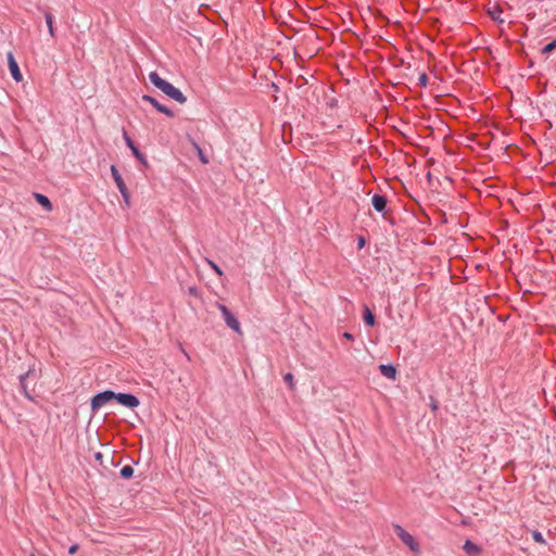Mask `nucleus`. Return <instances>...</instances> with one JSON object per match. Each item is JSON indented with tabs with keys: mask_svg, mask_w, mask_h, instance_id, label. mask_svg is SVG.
<instances>
[{
	"mask_svg": "<svg viewBox=\"0 0 556 556\" xmlns=\"http://www.w3.org/2000/svg\"><path fill=\"white\" fill-rule=\"evenodd\" d=\"M502 12H503V10H502V8L500 5H495L493 8L486 9L488 16L492 21L497 22L498 24H503L504 23V20L501 17Z\"/></svg>",
	"mask_w": 556,
	"mask_h": 556,
	"instance_id": "obj_15",
	"label": "nucleus"
},
{
	"mask_svg": "<svg viewBox=\"0 0 556 556\" xmlns=\"http://www.w3.org/2000/svg\"><path fill=\"white\" fill-rule=\"evenodd\" d=\"M388 204V198L383 194L375 193L371 198V205L378 213H384Z\"/></svg>",
	"mask_w": 556,
	"mask_h": 556,
	"instance_id": "obj_11",
	"label": "nucleus"
},
{
	"mask_svg": "<svg viewBox=\"0 0 556 556\" xmlns=\"http://www.w3.org/2000/svg\"><path fill=\"white\" fill-rule=\"evenodd\" d=\"M271 89H273L275 92H278V91H279V87H278L275 83H273V84H271Z\"/></svg>",
	"mask_w": 556,
	"mask_h": 556,
	"instance_id": "obj_32",
	"label": "nucleus"
},
{
	"mask_svg": "<svg viewBox=\"0 0 556 556\" xmlns=\"http://www.w3.org/2000/svg\"><path fill=\"white\" fill-rule=\"evenodd\" d=\"M365 244H366V239L363 236L358 237V239H357V248L358 249H363L365 247Z\"/></svg>",
	"mask_w": 556,
	"mask_h": 556,
	"instance_id": "obj_27",
	"label": "nucleus"
},
{
	"mask_svg": "<svg viewBox=\"0 0 556 556\" xmlns=\"http://www.w3.org/2000/svg\"><path fill=\"white\" fill-rule=\"evenodd\" d=\"M306 84H307V80H306V78H305L304 76H299V77L296 78L295 86H296L298 88H301V87H303V86H304V85H306Z\"/></svg>",
	"mask_w": 556,
	"mask_h": 556,
	"instance_id": "obj_26",
	"label": "nucleus"
},
{
	"mask_svg": "<svg viewBox=\"0 0 556 556\" xmlns=\"http://www.w3.org/2000/svg\"><path fill=\"white\" fill-rule=\"evenodd\" d=\"M123 139L126 143V146L130 149L132 155L137 159V161L143 165L148 166V161L144 154L139 150V148L136 146L131 137L128 135L127 130L125 128L122 129Z\"/></svg>",
	"mask_w": 556,
	"mask_h": 556,
	"instance_id": "obj_7",
	"label": "nucleus"
},
{
	"mask_svg": "<svg viewBox=\"0 0 556 556\" xmlns=\"http://www.w3.org/2000/svg\"><path fill=\"white\" fill-rule=\"evenodd\" d=\"M142 101H146V102H149L150 104L153 105V108H155V110L160 113H163L165 114L166 116L168 117H174V111L163 104H161L154 97L152 96H149V94H143L141 97Z\"/></svg>",
	"mask_w": 556,
	"mask_h": 556,
	"instance_id": "obj_10",
	"label": "nucleus"
},
{
	"mask_svg": "<svg viewBox=\"0 0 556 556\" xmlns=\"http://www.w3.org/2000/svg\"><path fill=\"white\" fill-rule=\"evenodd\" d=\"M193 146H194V148H195V149L198 150V152H199V157H200L201 162H202L203 164H207V163H208V159L205 156V154L203 153V151L201 150V148L199 147V144L194 142V143H193Z\"/></svg>",
	"mask_w": 556,
	"mask_h": 556,
	"instance_id": "obj_24",
	"label": "nucleus"
},
{
	"mask_svg": "<svg viewBox=\"0 0 556 556\" xmlns=\"http://www.w3.org/2000/svg\"><path fill=\"white\" fill-rule=\"evenodd\" d=\"M36 379H37V374H36L35 368H29L26 372L20 375L21 390H22L24 396L30 401H34V396L31 394V392L34 391V388L29 389L28 381L36 380Z\"/></svg>",
	"mask_w": 556,
	"mask_h": 556,
	"instance_id": "obj_6",
	"label": "nucleus"
},
{
	"mask_svg": "<svg viewBox=\"0 0 556 556\" xmlns=\"http://www.w3.org/2000/svg\"><path fill=\"white\" fill-rule=\"evenodd\" d=\"M149 79L154 87L160 89L164 94H166L170 99L181 104L187 101V98L178 88H176L169 81L163 79L156 72H151L149 74Z\"/></svg>",
	"mask_w": 556,
	"mask_h": 556,
	"instance_id": "obj_1",
	"label": "nucleus"
},
{
	"mask_svg": "<svg viewBox=\"0 0 556 556\" xmlns=\"http://www.w3.org/2000/svg\"><path fill=\"white\" fill-rule=\"evenodd\" d=\"M115 392L112 390H104L98 392L91 397L90 407L92 413L98 412L103 405L114 400Z\"/></svg>",
	"mask_w": 556,
	"mask_h": 556,
	"instance_id": "obj_4",
	"label": "nucleus"
},
{
	"mask_svg": "<svg viewBox=\"0 0 556 556\" xmlns=\"http://www.w3.org/2000/svg\"><path fill=\"white\" fill-rule=\"evenodd\" d=\"M343 338H345L346 340H350V341H353L354 340V336L348 331H345L343 333Z\"/></svg>",
	"mask_w": 556,
	"mask_h": 556,
	"instance_id": "obj_29",
	"label": "nucleus"
},
{
	"mask_svg": "<svg viewBox=\"0 0 556 556\" xmlns=\"http://www.w3.org/2000/svg\"><path fill=\"white\" fill-rule=\"evenodd\" d=\"M114 400L122 406H125V407L131 408V409L138 407L140 404L139 399L135 394H131V393H116L115 392Z\"/></svg>",
	"mask_w": 556,
	"mask_h": 556,
	"instance_id": "obj_8",
	"label": "nucleus"
},
{
	"mask_svg": "<svg viewBox=\"0 0 556 556\" xmlns=\"http://www.w3.org/2000/svg\"><path fill=\"white\" fill-rule=\"evenodd\" d=\"M110 169H111V176L123 197L124 203L127 206H130V193H129V190H128L122 175L119 174V172L115 165H111Z\"/></svg>",
	"mask_w": 556,
	"mask_h": 556,
	"instance_id": "obj_3",
	"label": "nucleus"
},
{
	"mask_svg": "<svg viewBox=\"0 0 556 556\" xmlns=\"http://www.w3.org/2000/svg\"><path fill=\"white\" fill-rule=\"evenodd\" d=\"M363 320L368 327H374L377 324L375 314L367 305H364L363 308Z\"/></svg>",
	"mask_w": 556,
	"mask_h": 556,
	"instance_id": "obj_16",
	"label": "nucleus"
},
{
	"mask_svg": "<svg viewBox=\"0 0 556 556\" xmlns=\"http://www.w3.org/2000/svg\"><path fill=\"white\" fill-rule=\"evenodd\" d=\"M521 53H522L526 58L528 56L527 52H525L523 50H522V52H521Z\"/></svg>",
	"mask_w": 556,
	"mask_h": 556,
	"instance_id": "obj_35",
	"label": "nucleus"
},
{
	"mask_svg": "<svg viewBox=\"0 0 556 556\" xmlns=\"http://www.w3.org/2000/svg\"><path fill=\"white\" fill-rule=\"evenodd\" d=\"M463 549L468 556H478L481 553V547L471 540L465 541Z\"/></svg>",
	"mask_w": 556,
	"mask_h": 556,
	"instance_id": "obj_14",
	"label": "nucleus"
},
{
	"mask_svg": "<svg viewBox=\"0 0 556 556\" xmlns=\"http://www.w3.org/2000/svg\"><path fill=\"white\" fill-rule=\"evenodd\" d=\"M188 293L194 298H199L200 296V290L198 289V287L195 286H191L188 288Z\"/></svg>",
	"mask_w": 556,
	"mask_h": 556,
	"instance_id": "obj_25",
	"label": "nucleus"
},
{
	"mask_svg": "<svg viewBox=\"0 0 556 556\" xmlns=\"http://www.w3.org/2000/svg\"><path fill=\"white\" fill-rule=\"evenodd\" d=\"M532 538L539 544H542V545L546 544V541H545L543 534L538 530L532 531Z\"/></svg>",
	"mask_w": 556,
	"mask_h": 556,
	"instance_id": "obj_21",
	"label": "nucleus"
},
{
	"mask_svg": "<svg viewBox=\"0 0 556 556\" xmlns=\"http://www.w3.org/2000/svg\"><path fill=\"white\" fill-rule=\"evenodd\" d=\"M216 305L220 311L226 325L236 333L241 334V326L235 314L226 305L222 303H217Z\"/></svg>",
	"mask_w": 556,
	"mask_h": 556,
	"instance_id": "obj_5",
	"label": "nucleus"
},
{
	"mask_svg": "<svg viewBox=\"0 0 556 556\" xmlns=\"http://www.w3.org/2000/svg\"><path fill=\"white\" fill-rule=\"evenodd\" d=\"M533 61L532 60H529V66L532 67L533 66Z\"/></svg>",
	"mask_w": 556,
	"mask_h": 556,
	"instance_id": "obj_34",
	"label": "nucleus"
},
{
	"mask_svg": "<svg viewBox=\"0 0 556 556\" xmlns=\"http://www.w3.org/2000/svg\"><path fill=\"white\" fill-rule=\"evenodd\" d=\"M34 199L40 206L43 207L45 211L51 212L53 210L52 202L47 195L39 192H34Z\"/></svg>",
	"mask_w": 556,
	"mask_h": 556,
	"instance_id": "obj_13",
	"label": "nucleus"
},
{
	"mask_svg": "<svg viewBox=\"0 0 556 556\" xmlns=\"http://www.w3.org/2000/svg\"><path fill=\"white\" fill-rule=\"evenodd\" d=\"M438 408H439L438 403H437V402H432V404H431V409H432V410H437Z\"/></svg>",
	"mask_w": 556,
	"mask_h": 556,
	"instance_id": "obj_31",
	"label": "nucleus"
},
{
	"mask_svg": "<svg viewBox=\"0 0 556 556\" xmlns=\"http://www.w3.org/2000/svg\"><path fill=\"white\" fill-rule=\"evenodd\" d=\"M78 548H79L78 544H73V545H72V546H70V548H68V554H70V555H74V554H76V552L78 551Z\"/></svg>",
	"mask_w": 556,
	"mask_h": 556,
	"instance_id": "obj_28",
	"label": "nucleus"
},
{
	"mask_svg": "<svg viewBox=\"0 0 556 556\" xmlns=\"http://www.w3.org/2000/svg\"><path fill=\"white\" fill-rule=\"evenodd\" d=\"M380 374L391 380L396 379L397 370L396 367L392 364H381L379 366Z\"/></svg>",
	"mask_w": 556,
	"mask_h": 556,
	"instance_id": "obj_12",
	"label": "nucleus"
},
{
	"mask_svg": "<svg viewBox=\"0 0 556 556\" xmlns=\"http://www.w3.org/2000/svg\"><path fill=\"white\" fill-rule=\"evenodd\" d=\"M43 15H45L46 24H47L48 29H49V34H50V36L52 38H54L55 37V29H54V26H53V15L49 11H45Z\"/></svg>",
	"mask_w": 556,
	"mask_h": 556,
	"instance_id": "obj_17",
	"label": "nucleus"
},
{
	"mask_svg": "<svg viewBox=\"0 0 556 556\" xmlns=\"http://www.w3.org/2000/svg\"><path fill=\"white\" fill-rule=\"evenodd\" d=\"M393 529L399 539L414 553H420V546L415 538L408 533L403 527L400 525H393Z\"/></svg>",
	"mask_w": 556,
	"mask_h": 556,
	"instance_id": "obj_2",
	"label": "nucleus"
},
{
	"mask_svg": "<svg viewBox=\"0 0 556 556\" xmlns=\"http://www.w3.org/2000/svg\"><path fill=\"white\" fill-rule=\"evenodd\" d=\"M134 476V468L130 465H125L119 470V477L128 480Z\"/></svg>",
	"mask_w": 556,
	"mask_h": 556,
	"instance_id": "obj_18",
	"label": "nucleus"
},
{
	"mask_svg": "<svg viewBox=\"0 0 556 556\" xmlns=\"http://www.w3.org/2000/svg\"><path fill=\"white\" fill-rule=\"evenodd\" d=\"M554 50H556V38L553 39L551 42L546 43L542 49H541V53L542 54H549L551 52H553Z\"/></svg>",
	"mask_w": 556,
	"mask_h": 556,
	"instance_id": "obj_19",
	"label": "nucleus"
},
{
	"mask_svg": "<svg viewBox=\"0 0 556 556\" xmlns=\"http://www.w3.org/2000/svg\"><path fill=\"white\" fill-rule=\"evenodd\" d=\"M206 263L208 264V266L214 270V273L216 275H218L219 277H223L224 276V271L222 270V268L213 261L206 258Z\"/></svg>",
	"mask_w": 556,
	"mask_h": 556,
	"instance_id": "obj_20",
	"label": "nucleus"
},
{
	"mask_svg": "<svg viewBox=\"0 0 556 556\" xmlns=\"http://www.w3.org/2000/svg\"><path fill=\"white\" fill-rule=\"evenodd\" d=\"M31 556H35V555H31Z\"/></svg>",
	"mask_w": 556,
	"mask_h": 556,
	"instance_id": "obj_36",
	"label": "nucleus"
},
{
	"mask_svg": "<svg viewBox=\"0 0 556 556\" xmlns=\"http://www.w3.org/2000/svg\"><path fill=\"white\" fill-rule=\"evenodd\" d=\"M7 60H8V66H9V71H10L12 78L16 83L22 81L23 75L21 73L18 63L16 62V60L11 51L7 53Z\"/></svg>",
	"mask_w": 556,
	"mask_h": 556,
	"instance_id": "obj_9",
	"label": "nucleus"
},
{
	"mask_svg": "<svg viewBox=\"0 0 556 556\" xmlns=\"http://www.w3.org/2000/svg\"><path fill=\"white\" fill-rule=\"evenodd\" d=\"M282 128H283V135L286 134L287 128H288L290 131L292 130V127H291V125H290V124H283Z\"/></svg>",
	"mask_w": 556,
	"mask_h": 556,
	"instance_id": "obj_30",
	"label": "nucleus"
},
{
	"mask_svg": "<svg viewBox=\"0 0 556 556\" xmlns=\"http://www.w3.org/2000/svg\"><path fill=\"white\" fill-rule=\"evenodd\" d=\"M94 457H96L97 460H101L102 459V454L100 452H98V453H96Z\"/></svg>",
	"mask_w": 556,
	"mask_h": 556,
	"instance_id": "obj_33",
	"label": "nucleus"
},
{
	"mask_svg": "<svg viewBox=\"0 0 556 556\" xmlns=\"http://www.w3.org/2000/svg\"><path fill=\"white\" fill-rule=\"evenodd\" d=\"M429 83L428 75L426 73H421L418 78V85L422 88L427 87Z\"/></svg>",
	"mask_w": 556,
	"mask_h": 556,
	"instance_id": "obj_23",
	"label": "nucleus"
},
{
	"mask_svg": "<svg viewBox=\"0 0 556 556\" xmlns=\"http://www.w3.org/2000/svg\"><path fill=\"white\" fill-rule=\"evenodd\" d=\"M283 380L285 382L288 384L289 389L290 390H293L294 389V377L291 372H287L285 376H283Z\"/></svg>",
	"mask_w": 556,
	"mask_h": 556,
	"instance_id": "obj_22",
	"label": "nucleus"
}]
</instances>
